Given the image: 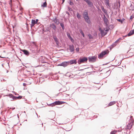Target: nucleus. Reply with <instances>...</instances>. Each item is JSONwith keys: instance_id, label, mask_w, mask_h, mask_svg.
Returning <instances> with one entry per match:
<instances>
[{"instance_id": "f257e3e1", "label": "nucleus", "mask_w": 134, "mask_h": 134, "mask_svg": "<svg viewBox=\"0 0 134 134\" xmlns=\"http://www.w3.org/2000/svg\"><path fill=\"white\" fill-rule=\"evenodd\" d=\"M99 30L101 34V35L102 36L106 35L108 31V30L107 28L102 29L101 28H100L99 29Z\"/></svg>"}, {"instance_id": "f03ea898", "label": "nucleus", "mask_w": 134, "mask_h": 134, "mask_svg": "<svg viewBox=\"0 0 134 134\" xmlns=\"http://www.w3.org/2000/svg\"><path fill=\"white\" fill-rule=\"evenodd\" d=\"M87 60V58L86 57H84L82 58H80L78 60L77 63L79 64H80L81 63L86 62Z\"/></svg>"}, {"instance_id": "7ed1b4c3", "label": "nucleus", "mask_w": 134, "mask_h": 134, "mask_svg": "<svg viewBox=\"0 0 134 134\" xmlns=\"http://www.w3.org/2000/svg\"><path fill=\"white\" fill-rule=\"evenodd\" d=\"M65 102L62 101H56L55 102L53 103L52 104V107L56 105H60L65 103Z\"/></svg>"}, {"instance_id": "20e7f679", "label": "nucleus", "mask_w": 134, "mask_h": 134, "mask_svg": "<svg viewBox=\"0 0 134 134\" xmlns=\"http://www.w3.org/2000/svg\"><path fill=\"white\" fill-rule=\"evenodd\" d=\"M108 53V51H104L102 52L99 55L98 57L99 58H102L103 56L107 54Z\"/></svg>"}, {"instance_id": "39448f33", "label": "nucleus", "mask_w": 134, "mask_h": 134, "mask_svg": "<svg viewBox=\"0 0 134 134\" xmlns=\"http://www.w3.org/2000/svg\"><path fill=\"white\" fill-rule=\"evenodd\" d=\"M97 57L93 56L90 57L88 58V60L90 62H94L96 61Z\"/></svg>"}, {"instance_id": "423d86ee", "label": "nucleus", "mask_w": 134, "mask_h": 134, "mask_svg": "<svg viewBox=\"0 0 134 134\" xmlns=\"http://www.w3.org/2000/svg\"><path fill=\"white\" fill-rule=\"evenodd\" d=\"M133 121L132 120L130 123L128 124L126 127V129H131L133 125Z\"/></svg>"}, {"instance_id": "0eeeda50", "label": "nucleus", "mask_w": 134, "mask_h": 134, "mask_svg": "<svg viewBox=\"0 0 134 134\" xmlns=\"http://www.w3.org/2000/svg\"><path fill=\"white\" fill-rule=\"evenodd\" d=\"M69 65V63L68 62H62L60 66H62L64 67H65Z\"/></svg>"}, {"instance_id": "6e6552de", "label": "nucleus", "mask_w": 134, "mask_h": 134, "mask_svg": "<svg viewBox=\"0 0 134 134\" xmlns=\"http://www.w3.org/2000/svg\"><path fill=\"white\" fill-rule=\"evenodd\" d=\"M103 19L104 23L107 26L108 25V20L107 19L104 15V17L103 18Z\"/></svg>"}, {"instance_id": "1a4fd4ad", "label": "nucleus", "mask_w": 134, "mask_h": 134, "mask_svg": "<svg viewBox=\"0 0 134 134\" xmlns=\"http://www.w3.org/2000/svg\"><path fill=\"white\" fill-rule=\"evenodd\" d=\"M69 64H76L77 63L76 60L75 59H73L70 60L68 61Z\"/></svg>"}, {"instance_id": "9d476101", "label": "nucleus", "mask_w": 134, "mask_h": 134, "mask_svg": "<svg viewBox=\"0 0 134 134\" xmlns=\"http://www.w3.org/2000/svg\"><path fill=\"white\" fill-rule=\"evenodd\" d=\"M84 18L86 22H87L88 24H90V19L88 16H85Z\"/></svg>"}, {"instance_id": "9b49d317", "label": "nucleus", "mask_w": 134, "mask_h": 134, "mask_svg": "<svg viewBox=\"0 0 134 134\" xmlns=\"http://www.w3.org/2000/svg\"><path fill=\"white\" fill-rule=\"evenodd\" d=\"M69 48L71 52H73L74 51V48L73 45H69Z\"/></svg>"}, {"instance_id": "f8f14e48", "label": "nucleus", "mask_w": 134, "mask_h": 134, "mask_svg": "<svg viewBox=\"0 0 134 134\" xmlns=\"http://www.w3.org/2000/svg\"><path fill=\"white\" fill-rule=\"evenodd\" d=\"M90 6V7H91L93 5V4L91 2L88 0H84Z\"/></svg>"}, {"instance_id": "ddd939ff", "label": "nucleus", "mask_w": 134, "mask_h": 134, "mask_svg": "<svg viewBox=\"0 0 134 134\" xmlns=\"http://www.w3.org/2000/svg\"><path fill=\"white\" fill-rule=\"evenodd\" d=\"M36 24V23L35 20L34 19L32 20L31 21V27H32Z\"/></svg>"}, {"instance_id": "4468645a", "label": "nucleus", "mask_w": 134, "mask_h": 134, "mask_svg": "<svg viewBox=\"0 0 134 134\" xmlns=\"http://www.w3.org/2000/svg\"><path fill=\"white\" fill-rule=\"evenodd\" d=\"M83 17H84L85 16H88V11L87 10H85L83 14Z\"/></svg>"}, {"instance_id": "2eb2a0df", "label": "nucleus", "mask_w": 134, "mask_h": 134, "mask_svg": "<svg viewBox=\"0 0 134 134\" xmlns=\"http://www.w3.org/2000/svg\"><path fill=\"white\" fill-rule=\"evenodd\" d=\"M134 34V29L130 31V32L127 34L128 36H130Z\"/></svg>"}, {"instance_id": "dca6fc26", "label": "nucleus", "mask_w": 134, "mask_h": 134, "mask_svg": "<svg viewBox=\"0 0 134 134\" xmlns=\"http://www.w3.org/2000/svg\"><path fill=\"white\" fill-rule=\"evenodd\" d=\"M116 103V102L115 101L110 102L108 104V107L109 106H112Z\"/></svg>"}, {"instance_id": "f3484780", "label": "nucleus", "mask_w": 134, "mask_h": 134, "mask_svg": "<svg viewBox=\"0 0 134 134\" xmlns=\"http://www.w3.org/2000/svg\"><path fill=\"white\" fill-rule=\"evenodd\" d=\"M23 52L26 55H28L29 53L26 50H24L23 51Z\"/></svg>"}, {"instance_id": "a211bd4d", "label": "nucleus", "mask_w": 134, "mask_h": 134, "mask_svg": "<svg viewBox=\"0 0 134 134\" xmlns=\"http://www.w3.org/2000/svg\"><path fill=\"white\" fill-rule=\"evenodd\" d=\"M80 32V33L82 34V36H83V37H85V35L83 33V32L82 30H80L79 31Z\"/></svg>"}, {"instance_id": "6ab92c4d", "label": "nucleus", "mask_w": 134, "mask_h": 134, "mask_svg": "<svg viewBox=\"0 0 134 134\" xmlns=\"http://www.w3.org/2000/svg\"><path fill=\"white\" fill-rule=\"evenodd\" d=\"M47 4L46 2H45L42 5V6L43 7H46L47 6Z\"/></svg>"}, {"instance_id": "aec40b11", "label": "nucleus", "mask_w": 134, "mask_h": 134, "mask_svg": "<svg viewBox=\"0 0 134 134\" xmlns=\"http://www.w3.org/2000/svg\"><path fill=\"white\" fill-rule=\"evenodd\" d=\"M101 7L102 10L104 13H105L106 12V11L105 10L104 8V7L102 6H101Z\"/></svg>"}, {"instance_id": "412c9836", "label": "nucleus", "mask_w": 134, "mask_h": 134, "mask_svg": "<svg viewBox=\"0 0 134 134\" xmlns=\"http://www.w3.org/2000/svg\"><path fill=\"white\" fill-rule=\"evenodd\" d=\"M105 4L108 6H109V0H105Z\"/></svg>"}, {"instance_id": "4be33fe9", "label": "nucleus", "mask_w": 134, "mask_h": 134, "mask_svg": "<svg viewBox=\"0 0 134 134\" xmlns=\"http://www.w3.org/2000/svg\"><path fill=\"white\" fill-rule=\"evenodd\" d=\"M51 27L53 29L55 30L56 29V27L55 25L54 24L52 25H51Z\"/></svg>"}, {"instance_id": "5701e85b", "label": "nucleus", "mask_w": 134, "mask_h": 134, "mask_svg": "<svg viewBox=\"0 0 134 134\" xmlns=\"http://www.w3.org/2000/svg\"><path fill=\"white\" fill-rule=\"evenodd\" d=\"M77 16L78 19H80L81 16L78 13L77 14Z\"/></svg>"}, {"instance_id": "b1692460", "label": "nucleus", "mask_w": 134, "mask_h": 134, "mask_svg": "<svg viewBox=\"0 0 134 134\" xmlns=\"http://www.w3.org/2000/svg\"><path fill=\"white\" fill-rule=\"evenodd\" d=\"M117 132V131L116 130H114L113 131H112L110 133V134H115Z\"/></svg>"}, {"instance_id": "393cba45", "label": "nucleus", "mask_w": 134, "mask_h": 134, "mask_svg": "<svg viewBox=\"0 0 134 134\" xmlns=\"http://www.w3.org/2000/svg\"><path fill=\"white\" fill-rule=\"evenodd\" d=\"M60 26L62 27L63 30H64V24L62 23H60Z\"/></svg>"}, {"instance_id": "a878e982", "label": "nucleus", "mask_w": 134, "mask_h": 134, "mask_svg": "<svg viewBox=\"0 0 134 134\" xmlns=\"http://www.w3.org/2000/svg\"><path fill=\"white\" fill-rule=\"evenodd\" d=\"M53 38H54V41H55H55L57 42V41L58 40V39H57V37H56V36H53Z\"/></svg>"}, {"instance_id": "bb28decb", "label": "nucleus", "mask_w": 134, "mask_h": 134, "mask_svg": "<svg viewBox=\"0 0 134 134\" xmlns=\"http://www.w3.org/2000/svg\"><path fill=\"white\" fill-rule=\"evenodd\" d=\"M88 36L89 37V38L90 39H92L93 38V37L92 36V35L90 34H89L88 35Z\"/></svg>"}, {"instance_id": "cd10ccee", "label": "nucleus", "mask_w": 134, "mask_h": 134, "mask_svg": "<svg viewBox=\"0 0 134 134\" xmlns=\"http://www.w3.org/2000/svg\"><path fill=\"white\" fill-rule=\"evenodd\" d=\"M22 97L21 96H19L18 97H16V98L18 99H21L22 98Z\"/></svg>"}, {"instance_id": "c85d7f7f", "label": "nucleus", "mask_w": 134, "mask_h": 134, "mask_svg": "<svg viewBox=\"0 0 134 134\" xmlns=\"http://www.w3.org/2000/svg\"><path fill=\"white\" fill-rule=\"evenodd\" d=\"M121 39V38H119V39L117 40L115 42V43L118 42H120V40Z\"/></svg>"}, {"instance_id": "c756f323", "label": "nucleus", "mask_w": 134, "mask_h": 134, "mask_svg": "<svg viewBox=\"0 0 134 134\" xmlns=\"http://www.w3.org/2000/svg\"><path fill=\"white\" fill-rule=\"evenodd\" d=\"M117 20L119 22H120L121 23H122L123 21L121 19H117Z\"/></svg>"}, {"instance_id": "7c9ffc66", "label": "nucleus", "mask_w": 134, "mask_h": 134, "mask_svg": "<svg viewBox=\"0 0 134 134\" xmlns=\"http://www.w3.org/2000/svg\"><path fill=\"white\" fill-rule=\"evenodd\" d=\"M67 35L69 38H70V37H71L70 36V34L69 33H67Z\"/></svg>"}, {"instance_id": "2f4dec72", "label": "nucleus", "mask_w": 134, "mask_h": 134, "mask_svg": "<svg viewBox=\"0 0 134 134\" xmlns=\"http://www.w3.org/2000/svg\"><path fill=\"white\" fill-rule=\"evenodd\" d=\"M70 40L72 42H73L74 41V40H73V39L71 37H70V38H69Z\"/></svg>"}, {"instance_id": "473e14b6", "label": "nucleus", "mask_w": 134, "mask_h": 134, "mask_svg": "<svg viewBox=\"0 0 134 134\" xmlns=\"http://www.w3.org/2000/svg\"><path fill=\"white\" fill-rule=\"evenodd\" d=\"M79 48L78 47L76 48L75 49V50L77 52H79Z\"/></svg>"}, {"instance_id": "72a5a7b5", "label": "nucleus", "mask_w": 134, "mask_h": 134, "mask_svg": "<svg viewBox=\"0 0 134 134\" xmlns=\"http://www.w3.org/2000/svg\"><path fill=\"white\" fill-rule=\"evenodd\" d=\"M10 97H12L13 99H14L15 97L14 96H13V95H11L10 96Z\"/></svg>"}, {"instance_id": "f704fd0d", "label": "nucleus", "mask_w": 134, "mask_h": 134, "mask_svg": "<svg viewBox=\"0 0 134 134\" xmlns=\"http://www.w3.org/2000/svg\"><path fill=\"white\" fill-rule=\"evenodd\" d=\"M131 9L132 10H134V6L132 7V6H131Z\"/></svg>"}, {"instance_id": "c9c22d12", "label": "nucleus", "mask_w": 134, "mask_h": 134, "mask_svg": "<svg viewBox=\"0 0 134 134\" xmlns=\"http://www.w3.org/2000/svg\"><path fill=\"white\" fill-rule=\"evenodd\" d=\"M70 4L71 5H72L73 4V3L70 1Z\"/></svg>"}, {"instance_id": "e433bc0d", "label": "nucleus", "mask_w": 134, "mask_h": 134, "mask_svg": "<svg viewBox=\"0 0 134 134\" xmlns=\"http://www.w3.org/2000/svg\"><path fill=\"white\" fill-rule=\"evenodd\" d=\"M132 118H133L132 116H131V117H130V120H131V121L132 120L133 121V120Z\"/></svg>"}, {"instance_id": "4c0bfd02", "label": "nucleus", "mask_w": 134, "mask_h": 134, "mask_svg": "<svg viewBox=\"0 0 134 134\" xmlns=\"http://www.w3.org/2000/svg\"><path fill=\"white\" fill-rule=\"evenodd\" d=\"M116 45V44H113L112 45V46H113V47H115Z\"/></svg>"}, {"instance_id": "58836bf2", "label": "nucleus", "mask_w": 134, "mask_h": 134, "mask_svg": "<svg viewBox=\"0 0 134 134\" xmlns=\"http://www.w3.org/2000/svg\"><path fill=\"white\" fill-rule=\"evenodd\" d=\"M55 42H56V44L57 45H58V43H59V42L58 41H57V42L55 41Z\"/></svg>"}, {"instance_id": "ea45409f", "label": "nucleus", "mask_w": 134, "mask_h": 134, "mask_svg": "<svg viewBox=\"0 0 134 134\" xmlns=\"http://www.w3.org/2000/svg\"><path fill=\"white\" fill-rule=\"evenodd\" d=\"M35 21L36 22V23L37 24L38 21V20L37 19H36V21Z\"/></svg>"}, {"instance_id": "a19ab883", "label": "nucleus", "mask_w": 134, "mask_h": 134, "mask_svg": "<svg viewBox=\"0 0 134 134\" xmlns=\"http://www.w3.org/2000/svg\"><path fill=\"white\" fill-rule=\"evenodd\" d=\"M23 85L24 86H25L26 85V84L25 83H24L23 84Z\"/></svg>"}, {"instance_id": "79ce46f5", "label": "nucleus", "mask_w": 134, "mask_h": 134, "mask_svg": "<svg viewBox=\"0 0 134 134\" xmlns=\"http://www.w3.org/2000/svg\"><path fill=\"white\" fill-rule=\"evenodd\" d=\"M132 18H133V17H132V16H131L130 19H132Z\"/></svg>"}, {"instance_id": "37998d69", "label": "nucleus", "mask_w": 134, "mask_h": 134, "mask_svg": "<svg viewBox=\"0 0 134 134\" xmlns=\"http://www.w3.org/2000/svg\"><path fill=\"white\" fill-rule=\"evenodd\" d=\"M66 13L67 14H68V15H69V13L68 12H67Z\"/></svg>"}, {"instance_id": "c03bdc74", "label": "nucleus", "mask_w": 134, "mask_h": 134, "mask_svg": "<svg viewBox=\"0 0 134 134\" xmlns=\"http://www.w3.org/2000/svg\"><path fill=\"white\" fill-rule=\"evenodd\" d=\"M65 0H63V2L62 3H64V2Z\"/></svg>"}, {"instance_id": "a18cd8bd", "label": "nucleus", "mask_w": 134, "mask_h": 134, "mask_svg": "<svg viewBox=\"0 0 134 134\" xmlns=\"http://www.w3.org/2000/svg\"><path fill=\"white\" fill-rule=\"evenodd\" d=\"M76 1H80V0H76Z\"/></svg>"}, {"instance_id": "49530a36", "label": "nucleus", "mask_w": 134, "mask_h": 134, "mask_svg": "<svg viewBox=\"0 0 134 134\" xmlns=\"http://www.w3.org/2000/svg\"><path fill=\"white\" fill-rule=\"evenodd\" d=\"M1 57L0 56V57Z\"/></svg>"}]
</instances>
